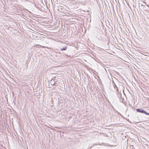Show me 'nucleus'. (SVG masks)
<instances>
[{
	"mask_svg": "<svg viewBox=\"0 0 149 149\" xmlns=\"http://www.w3.org/2000/svg\"><path fill=\"white\" fill-rule=\"evenodd\" d=\"M66 49V47H65V48H62V49H61V50H65Z\"/></svg>",
	"mask_w": 149,
	"mask_h": 149,
	"instance_id": "f03ea898",
	"label": "nucleus"
},
{
	"mask_svg": "<svg viewBox=\"0 0 149 149\" xmlns=\"http://www.w3.org/2000/svg\"><path fill=\"white\" fill-rule=\"evenodd\" d=\"M136 110L138 112L143 113L146 115H149V113H147L143 110L140 109H136Z\"/></svg>",
	"mask_w": 149,
	"mask_h": 149,
	"instance_id": "f257e3e1",
	"label": "nucleus"
}]
</instances>
